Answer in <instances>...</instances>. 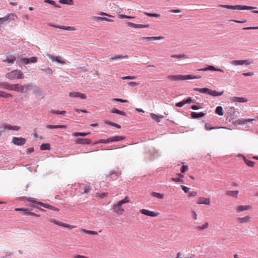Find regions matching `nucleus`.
Returning a JSON list of instances; mask_svg holds the SVG:
<instances>
[{
	"mask_svg": "<svg viewBox=\"0 0 258 258\" xmlns=\"http://www.w3.org/2000/svg\"><path fill=\"white\" fill-rule=\"evenodd\" d=\"M28 201H29L32 203L36 204L38 205H39V203H41V202H38L36 199L32 198H29Z\"/></svg>",
	"mask_w": 258,
	"mask_h": 258,
	"instance_id": "obj_55",
	"label": "nucleus"
},
{
	"mask_svg": "<svg viewBox=\"0 0 258 258\" xmlns=\"http://www.w3.org/2000/svg\"><path fill=\"white\" fill-rule=\"evenodd\" d=\"M194 90L199 91L202 93H206V94H209L210 89L208 88H195Z\"/></svg>",
	"mask_w": 258,
	"mask_h": 258,
	"instance_id": "obj_27",
	"label": "nucleus"
},
{
	"mask_svg": "<svg viewBox=\"0 0 258 258\" xmlns=\"http://www.w3.org/2000/svg\"><path fill=\"white\" fill-rule=\"evenodd\" d=\"M215 112L218 115L222 116L224 114L223 111V108L220 106H217L216 108Z\"/></svg>",
	"mask_w": 258,
	"mask_h": 258,
	"instance_id": "obj_37",
	"label": "nucleus"
},
{
	"mask_svg": "<svg viewBox=\"0 0 258 258\" xmlns=\"http://www.w3.org/2000/svg\"><path fill=\"white\" fill-rule=\"evenodd\" d=\"M44 3L49 4L56 8H60L61 7L56 4V3L52 0H44Z\"/></svg>",
	"mask_w": 258,
	"mask_h": 258,
	"instance_id": "obj_39",
	"label": "nucleus"
},
{
	"mask_svg": "<svg viewBox=\"0 0 258 258\" xmlns=\"http://www.w3.org/2000/svg\"><path fill=\"white\" fill-rule=\"evenodd\" d=\"M40 149L41 150H46L50 149V145L48 143L42 144L40 146Z\"/></svg>",
	"mask_w": 258,
	"mask_h": 258,
	"instance_id": "obj_38",
	"label": "nucleus"
},
{
	"mask_svg": "<svg viewBox=\"0 0 258 258\" xmlns=\"http://www.w3.org/2000/svg\"><path fill=\"white\" fill-rule=\"evenodd\" d=\"M230 100L232 102H238V103H243V102H247L248 101L247 99L244 97H232L230 98Z\"/></svg>",
	"mask_w": 258,
	"mask_h": 258,
	"instance_id": "obj_9",
	"label": "nucleus"
},
{
	"mask_svg": "<svg viewBox=\"0 0 258 258\" xmlns=\"http://www.w3.org/2000/svg\"><path fill=\"white\" fill-rule=\"evenodd\" d=\"M149 27V25L146 24H137V28H148Z\"/></svg>",
	"mask_w": 258,
	"mask_h": 258,
	"instance_id": "obj_59",
	"label": "nucleus"
},
{
	"mask_svg": "<svg viewBox=\"0 0 258 258\" xmlns=\"http://www.w3.org/2000/svg\"><path fill=\"white\" fill-rule=\"evenodd\" d=\"M127 56H126V55L123 56L121 54H117V55H114V56L110 57L109 58V60L113 61L115 60H117V59H122V58H127Z\"/></svg>",
	"mask_w": 258,
	"mask_h": 258,
	"instance_id": "obj_26",
	"label": "nucleus"
},
{
	"mask_svg": "<svg viewBox=\"0 0 258 258\" xmlns=\"http://www.w3.org/2000/svg\"><path fill=\"white\" fill-rule=\"evenodd\" d=\"M48 25L49 26L65 30L76 31L77 30L75 27L55 25L51 23H49Z\"/></svg>",
	"mask_w": 258,
	"mask_h": 258,
	"instance_id": "obj_7",
	"label": "nucleus"
},
{
	"mask_svg": "<svg viewBox=\"0 0 258 258\" xmlns=\"http://www.w3.org/2000/svg\"><path fill=\"white\" fill-rule=\"evenodd\" d=\"M105 123L108 125H111V126H113L117 128H121V126L119 124H118L117 123H114V122H111V121H106L105 122Z\"/></svg>",
	"mask_w": 258,
	"mask_h": 258,
	"instance_id": "obj_41",
	"label": "nucleus"
},
{
	"mask_svg": "<svg viewBox=\"0 0 258 258\" xmlns=\"http://www.w3.org/2000/svg\"><path fill=\"white\" fill-rule=\"evenodd\" d=\"M55 61L61 64H64L66 63L65 60L59 56H56Z\"/></svg>",
	"mask_w": 258,
	"mask_h": 258,
	"instance_id": "obj_43",
	"label": "nucleus"
},
{
	"mask_svg": "<svg viewBox=\"0 0 258 258\" xmlns=\"http://www.w3.org/2000/svg\"><path fill=\"white\" fill-rule=\"evenodd\" d=\"M127 26L133 28H137V24H135L132 22H128L126 23Z\"/></svg>",
	"mask_w": 258,
	"mask_h": 258,
	"instance_id": "obj_53",
	"label": "nucleus"
},
{
	"mask_svg": "<svg viewBox=\"0 0 258 258\" xmlns=\"http://www.w3.org/2000/svg\"><path fill=\"white\" fill-rule=\"evenodd\" d=\"M125 139V137L124 136H114L111 137L110 141L112 142H118L119 141L123 140Z\"/></svg>",
	"mask_w": 258,
	"mask_h": 258,
	"instance_id": "obj_30",
	"label": "nucleus"
},
{
	"mask_svg": "<svg viewBox=\"0 0 258 258\" xmlns=\"http://www.w3.org/2000/svg\"><path fill=\"white\" fill-rule=\"evenodd\" d=\"M188 168L187 165H183L180 168V172L181 173H185L188 170Z\"/></svg>",
	"mask_w": 258,
	"mask_h": 258,
	"instance_id": "obj_54",
	"label": "nucleus"
},
{
	"mask_svg": "<svg viewBox=\"0 0 258 258\" xmlns=\"http://www.w3.org/2000/svg\"><path fill=\"white\" fill-rule=\"evenodd\" d=\"M221 7L224 8H226L227 9H230V10H234L235 9V5L234 6H231V5H221Z\"/></svg>",
	"mask_w": 258,
	"mask_h": 258,
	"instance_id": "obj_51",
	"label": "nucleus"
},
{
	"mask_svg": "<svg viewBox=\"0 0 258 258\" xmlns=\"http://www.w3.org/2000/svg\"><path fill=\"white\" fill-rule=\"evenodd\" d=\"M118 17L120 19H133V18H134L135 17H132V16H126V15H118Z\"/></svg>",
	"mask_w": 258,
	"mask_h": 258,
	"instance_id": "obj_52",
	"label": "nucleus"
},
{
	"mask_svg": "<svg viewBox=\"0 0 258 258\" xmlns=\"http://www.w3.org/2000/svg\"><path fill=\"white\" fill-rule=\"evenodd\" d=\"M15 211H26L27 212L25 214L26 215H33V216H37V217H38L39 215H37L33 213H31V212H29V210L28 209H21V208H17L15 209Z\"/></svg>",
	"mask_w": 258,
	"mask_h": 258,
	"instance_id": "obj_33",
	"label": "nucleus"
},
{
	"mask_svg": "<svg viewBox=\"0 0 258 258\" xmlns=\"http://www.w3.org/2000/svg\"><path fill=\"white\" fill-rule=\"evenodd\" d=\"M12 143L17 146H22L26 143V139L23 138L13 137Z\"/></svg>",
	"mask_w": 258,
	"mask_h": 258,
	"instance_id": "obj_6",
	"label": "nucleus"
},
{
	"mask_svg": "<svg viewBox=\"0 0 258 258\" xmlns=\"http://www.w3.org/2000/svg\"><path fill=\"white\" fill-rule=\"evenodd\" d=\"M1 97L7 98L9 97H12L13 96L11 94L7 93L6 92L2 91V96H1Z\"/></svg>",
	"mask_w": 258,
	"mask_h": 258,
	"instance_id": "obj_47",
	"label": "nucleus"
},
{
	"mask_svg": "<svg viewBox=\"0 0 258 258\" xmlns=\"http://www.w3.org/2000/svg\"><path fill=\"white\" fill-rule=\"evenodd\" d=\"M208 226V223H206L202 226H199L196 227V229L198 230H203L207 228Z\"/></svg>",
	"mask_w": 258,
	"mask_h": 258,
	"instance_id": "obj_44",
	"label": "nucleus"
},
{
	"mask_svg": "<svg viewBox=\"0 0 258 258\" xmlns=\"http://www.w3.org/2000/svg\"><path fill=\"white\" fill-rule=\"evenodd\" d=\"M235 112V108L234 107H231L229 108L228 113L230 114V115L232 116L234 115Z\"/></svg>",
	"mask_w": 258,
	"mask_h": 258,
	"instance_id": "obj_46",
	"label": "nucleus"
},
{
	"mask_svg": "<svg viewBox=\"0 0 258 258\" xmlns=\"http://www.w3.org/2000/svg\"><path fill=\"white\" fill-rule=\"evenodd\" d=\"M250 219V217L249 216H247L242 218H238V220L240 223H243L248 222Z\"/></svg>",
	"mask_w": 258,
	"mask_h": 258,
	"instance_id": "obj_35",
	"label": "nucleus"
},
{
	"mask_svg": "<svg viewBox=\"0 0 258 258\" xmlns=\"http://www.w3.org/2000/svg\"><path fill=\"white\" fill-rule=\"evenodd\" d=\"M250 208V206H239L237 208V210L238 212H241L244 211L249 210Z\"/></svg>",
	"mask_w": 258,
	"mask_h": 258,
	"instance_id": "obj_25",
	"label": "nucleus"
},
{
	"mask_svg": "<svg viewBox=\"0 0 258 258\" xmlns=\"http://www.w3.org/2000/svg\"><path fill=\"white\" fill-rule=\"evenodd\" d=\"M14 15L13 14H8L6 16L0 18V24H3L9 22L14 20Z\"/></svg>",
	"mask_w": 258,
	"mask_h": 258,
	"instance_id": "obj_8",
	"label": "nucleus"
},
{
	"mask_svg": "<svg viewBox=\"0 0 258 258\" xmlns=\"http://www.w3.org/2000/svg\"><path fill=\"white\" fill-rule=\"evenodd\" d=\"M130 202L128 197H125L123 200L114 203L112 205V210L114 213L118 215H121L124 211L122 205Z\"/></svg>",
	"mask_w": 258,
	"mask_h": 258,
	"instance_id": "obj_1",
	"label": "nucleus"
},
{
	"mask_svg": "<svg viewBox=\"0 0 258 258\" xmlns=\"http://www.w3.org/2000/svg\"><path fill=\"white\" fill-rule=\"evenodd\" d=\"M190 63L189 57L184 54H178V66Z\"/></svg>",
	"mask_w": 258,
	"mask_h": 258,
	"instance_id": "obj_4",
	"label": "nucleus"
},
{
	"mask_svg": "<svg viewBox=\"0 0 258 258\" xmlns=\"http://www.w3.org/2000/svg\"><path fill=\"white\" fill-rule=\"evenodd\" d=\"M112 101H116V102H119L121 103H127L128 102V101L127 100H123L122 99H119V98H113L112 99Z\"/></svg>",
	"mask_w": 258,
	"mask_h": 258,
	"instance_id": "obj_48",
	"label": "nucleus"
},
{
	"mask_svg": "<svg viewBox=\"0 0 258 258\" xmlns=\"http://www.w3.org/2000/svg\"><path fill=\"white\" fill-rule=\"evenodd\" d=\"M192 118L196 119V118H199L202 117L206 115V113L201 112H192L190 114Z\"/></svg>",
	"mask_w": 258,
	"mask_h": 258,
	"instance_id": "obj_16",
	"label": "nucleus"
},
{
	"mask_svg": "<svg viewBox=\"0 0 258 258\" xmlns=\"http://www.w3.org/2000/svg\"><path fill=\"white\" fill-rule=\"evenodd\" d=\"M46 128L48 129H55V128H66L67 127V125H47L46 126Z\"/></svg>",
	"mask_w": 258,
	"mask_h": 258,
	"instance_id": "obj_17",
	"label": "nucleus"
},
{
	"mask_svg": "<svg viewBox=\"0 0 258 258\" xmlns=\"http://www.w3.org/2000/svg\"><path fill=\"white\" fill-rule=\"evenodd\" d=\"M20 129V126L17 125H12L7 123H3L0 124V137L2 133L6 131L13 130L18 131Z\"/></svg>",
	"mask_w": 258,
	"mask_h": 258,
	"instance_id": "obj_3",
	"label": "nucleus"
},
{
	"mask_svg": "<svg viewBox=\"0 0 258 258\" xmlns=\"http://www.w3.org/2000/svg\"><path fill=\"white\" fill-rule=\"evenodd\" d=\"M16 60V58L15 56L10 55L9 56H7L6 59L3 60V61L7 63H13Z\"/></svg>",
	"mask_w": 258,
	"mask_h": 258,
	"instance_id": "obj_21",
	"label": "nucleus"
},
{
	"mask_svg": "<svg viewBox=\"0 0 258 258\" xmlns=\"http://www.w3.org/2000/svg\"><path fill=\"white\" fill-rule=\"evenodd\" d=\"M111 112L112 113H116V114L122 115V116H125L126 115V113L124 111H120V110H118V109H116L115 108H112L111 110Z\"/></svg>",
	"mask_w": 258,
	"mask_h": 258,
	"instance_id": "obj_28",
	"label": "nucleus"
},
{
	"mask_svg": "<svg viewBox=\"0 0 258 258\" xmlns=\"http://www.w3.org/2000/svg\"><path fill=\"white\" fill-rule=\"evenodd\" d=\"M256 7H251V6H244V5H235V9L237 10H251L254 9H256Z\"/></svg>",
	"mask_w": 258,
	"mask_h": 258,
	"instance_id": "obj_10",
	"label": "nucleus"
},
{
	"mask_svg": "<svg viewBox=\"0 0 258 258\" xmlns=\"http://www.w3.org/2000/svg\"><path fill=\"white\" fill-rule=\"evenodd\" d=\"M58 2L62 4H70V3L73 2V0H59Z\"/></svg>",
	"mask_w": 258,
	"mask_h": 258,
	"instance_id": "obj_50",
	"label": "nucleus"
},
{
	"mask_svg": "<svg viewBox=\"0 0 258 258\" xmlns=\"http://www.w3.org/2000/svg\"><path fill=\"white\" fill-rule=\"evenodd\" d=\"M151 196L153 197L157 198L159 199H163L164 198V195L156 192H153L151 194Z\"/></svg>",
	"mask_w": 258,
	"mask_h": 258,
	"instance_id": "obj_32",
	"label": "nucleus"
},
{
	"mask_svg": "<svg viewBox=\"0 0 258 258\" xmlns=\"http://www.w3.org/2000/svg\"><path fill=\"white\" fill-rule=\"evenodd\" d=\"M238 191H232V190H228L226 191V195L228 196L232 197H235L236 198L237 197Z\"/></svg>",
	"mask_w": 258,
	"mask_h": 258,
	"instance_id": "obj_31",
	"label": "nucleus"
},
{
	"mask_svg": "<svg viewBox=\"0 0 258 258\" xmlns=\"http://www.w3.org/2000/svg\"><path fill=\"white\" fill-rule=\"evenodd\" d=\"M139 213L143 214L144 215L151 217H155L158 216L159 215V213L154 211H151L147 209H143L139 210Z\"/></svg>",
	"mask_w": 258,
	"mask_h": 258,
	"instance_id": "obj_5",
	"label": "nucleus"
},
{
	"mask_svg": "<svg viewBox=\"0 0 258 258\" xmlns=\"http://www.w3.org/2000/svg\"><path fill=\"white\" fill-rule=\"evenodd\" d=\"M205 128L207 130H211L213 129L219 128V127H210L208 123L205 124Z\"/></svg>",
	"mask_w": 258,
	"mask_h": 258,
	"instance_id": "obj_60",
	"label": "nucleus"
},
{
	"mask_svg": "<svg viewBox=\"0 0 258 258\" xmlns=\"http://www.w3.org/2000/svg\"><path fill=\"white\" fill-rule=\"evenodd\" d=\"M81 232H84L89 234H92V235H97L98 233L94 231H91V230H88L86 229H82L81 230Z\"/></svg>",
	"mask_w": 258,
	"mask_h": 258,
	"instance_id": "obj_42",
	"label": "nucleus"
},
{
	"mask_svg": "<svg viewBox=\"0 0 258 258\" xmlns=\"http://www.w3.org/2000/svg\"><path fill=\"white\" fill-rule=\"evenodd\" d=\"M39 205L45 208H47V209H51L53 211H58V209L56 208V207H54L53 206H52L50 205H48V204H44L43 203H39Z\"/></svg>",
	"mask_w": 258,
	"mask_h": 258,
	"instance_id": "obj_20",
	"label": "nucleus"
},
{
	"mask_svg": "<svg viewBox=\"0 0 258 258\" xmlns=\"http://www.w3.org/2000/svg\"><path fill=\"white\" fill-rule=\"evenodd\" d=\"M223 93H224L223 91H222L221 92H217L215 90H211L210 89L209 95H210L212 96H221L222 95H223Z\"/></svg>",
	"mask_w": 258,
	"mask_h": 258,
	"instance_id": "obj_24",
	"label": "nucleus"
},
{
	"mask_svg": "<svg viewBox=\"0 0 258 258\" xmlns=\"http://www.w3.org/2000/svg\"><path fill=\"white\" fill-rule=\"evenodd\" d=\"M197 203L198 204H205L209 205L210 204V199L209 198L201 197Z\"/></svg>",
	"mask_w": 258,
	"mask_h": 258,
	"instance_id": "obj_14",
	"label": "nucleus"
},
{
	"mask_svg": "<svg viewBox=\"0 0 258 258\" xmlns=\"http://www.w3.org/2000/svg\"><path fill=\"white\" fill-rule=\"evenodd\" d=\"M0 87L7 89L10 91H13V85L9 84L7 83L0 82Z\"/></svg>",
	"mask_w": 258,
	"mask_h": 258,
	"instance_id": "obj_15",
	"label": "nucleus"
},
{
	"mask_svg": "<svg viewBox=\"0 0 258 258\" xmlns=\"http://www.w3.org/2000/svg\"><path fill=\"white\" fill-rule=\"evenodd\" d=\"M69 96L71 97H80L83 99H85L87 97L85 94L76 92H70Z\"/></svg>",
	"mask_w": 258,
	"mask_h": 258,
	"instance_id": "obj_12",
	"label": "nucleus"
},
{
	"mask_svg": "<svg viewBox=\"0 0 258 258\" xmlns=\"http://www.w3.org/2000/svg\"><path fill=\"white\" fill-rule=\"evenodd\" d=\"M231 64L234 66H239L244 64V60H234L231 61Z\"/></svg>",
	"mask_w": 258,
	"mask_h": 258,
	"instance_id": "obj_34",
	"label": "nucleus"
},
{
	"mask_svg": "<svg viewBox=\"0 0 258 258\" xmlns=\"http://www.w3.org/2000/svg\"><path fill=\"white\" fill-rule=\"evenodd\" d=\"M73 258H88L87 256L80 255V254H75L73 256Z\"/></svg>",
	"mask_w": 258,
	"mask_h": 258,
	"instance_id": "obj_64",
	"label": "nucleus"
},
{
	"mask_svg": "<svg viewBox=\"0 0 258 258\" xmlns=\"http://www.w3.org/2000/svg\"><path fill=\"white\" fill-rule=\"evenodd\" d=\"M24 89H26V91L31 90L32 88V85L30 84H27L24 85Z\"/></svg>",
	"mask_w": 258,
	"mask_h": 258,
	"instance_id": "obj_56",
	"label": "nucleus"
},
{
	"mask_svg": "<svg viewBox=\"0 0 258 258\" xmlns=\"http://www.w3.org/2000/svg\"><path fill=\"white\" fill-rule=\"evenodd\" d=\"M13 91H15L18 92L23 93L24 90V85L19 84H16L13 85Z\"/></svg>",
	"mask_w": 258,
	"mask_h": 258,
	"instance_id": "obj_11",
	"label": "nucleus"
},
{
	"mask_svg": "<svg viewBox=\"0 0 258 258\" xmlns=\"http://www.w3.org/2000/svg\"><path fill=\"white\" fill-rule=\"evenodd\" d=\"M239 156L243 157V160L245 163L249 167H252L254 165V162L251 161L247 160L246 157L243 155H240Z\"/></svg>",
	"mask_w": 258,
	"mask_h": 258,
	"instance_id": "obj_23",
	"label": "nucleus"
},
{
	"mask_svg": "<svg viewBox=\"0 0 258 258\" xmlns=\"http://www.w3.org/2000/svg\"><path fill=\"white\" fill-rule=\"evenodd\" d=\"M120 175H121L120 172H116L113 171V172H111L110 173V174L107 176V178H109L111 179L112 178V175H114L116 177H117L119 176H120Z\"/></svg>",
	"mask_w": 258,
	"mask_h": 258,
	"instance_id": "obj_40",
	"label": "nucleus"
},
{
	"mask_svg": "<svg viewBox=\"0 0 258 258\" xmlns=\"http://www.w3.org/2000/svg\"><path fill=\"white\" fill-rule=\"evenodd\" d=\"M5 77L7 79L11 80L23 79L24 78L23 72L18 70H14L7 73L5 75Z\"/></svg>",
	"mask_w": 258,
	"mask_h": 258,
	"instance_id": "obj_2",
	"label": "nucleus"
},
{
	"mask_svg": "<svg viewBox=\"0 0 258 258\" xmlns=\"http://www.w3.org/2000/svg\"><path fill=\"white\" fill-rule=\"evenodd\" d=\"M84 192L83 193L87 194L90 190V187L89 184H86L83 187Z\"/></svg>",
	"mask_w": 258,
	"mask_h": 258,
	"instance_id": "obj_45",
	"label": "nucleus"
},
{
	"mask_svg": "<svg viewBox=\"0 0 258 258\" xmlns=\"http://www.w3.org/2000/svg\"><path fill=\"white\" fill-rule=\"evenodd\" d=\"M77 144H90L91 143V140L88 139H78L76 140Z\"/></svg>",
	"mask_w": 258,
	"mask_h": 258,
	"instance_id": "obj_13",
	"label": "nucleus"
},
{
	"mask_svg": "<svg viewBox=\"0 0 258 258\" xmlns=\"http://www.w3.org/2000/svg\"><path fill=\"white\" fill-rule=\"evenodd\" d=\"M163 37L161 36H158V37H142L141 39L143 40H148V41H151V40H160L163 39Z\"/></svg>",
	"mask_w": 258,
	"mask_h": 258,
	"instance_id": "obj_19",
	"label": "nucleus"
},
{
	"mask_svg": "<svg viewBox=\"0 0 258 258\" xmlns=\"http://www.w3.org/2000/svg\"><path fill=\"white\" fill-rule=\"evenodd\" d=\"M41 71L45 72L46 73L50 75L52 74L53 73L52 69L49 68L45 69H41Z\"/></svg>",
	"mask_w": 258,
	"mask_h": 258,
	"instance_id": "obj_49",
	"label": "nucleus"
},
{
	"mask_svg": "<svg viewBox=\"0 0 258 258\" xmlns=\"http://www.w3.org/2000/svg\"><path fill=\"white\" fill-rule=\"evenodd\" d=\"M254 120L253 119H240L237 120V123L239 125H243L247 122H252Z\"/></svg>",
	"mask_w": 258,
	"mask_h": 258,
	"instance_id": "obj_18",
	"label": "nucleus"
},
{
	"mask_svg": "<svg viewBox=\"0 0 258 258\" xmlns=\"http://www.w3.org/2000/svg\"><path fill=\"white\" fill-rule=\"evenodd\" d=\"M145 14L149 17H159L160 15L158 14H152L149 13H145Z\"/></svg>",
	"mask_w": 258,
	"mask_h": 258,
	"instance_id": "obj_57",
	"label": "nucleus"
},
{
	"mask_svg": "<svg viewBox=\"0 0 258 258\" xmlns=\"http://www.w3.org/2000/svg\"><path fill=\"white\" fill-rule=\"evenodd\" d=\"M208 71H216L217 68L214 66H209L207 67Z\"/></svg>",
	"mask_w": 258,
	"mask_h": 258,
	"instance_id": "obj_63",
	"label": "nucleus"
},
{
	"mask_svg": "<svg viewBox=\"0 0 258 258\" xmlns=\"http://www.w3.org/2000/svg\"><path fill=\"white\" fill-rule=\"evenodd\" d=\"M168 79L171 81H175L177 79V76L175 75H170L168 76Z\"/></svg>",
	"mask_w": 258,
	"mask_h": 258,
	"instance_id": "obj_58",
	"label": "nucleus"
},
{
	"mask_svg": "<svg viewBox=\"0 0 258 258\" xmlns=\"http://www.w3.org/2000/svg\"><path fill=\"white\" fill-rule=\"evenodd\" d=\"M29 59V63H35L37 61V58L36 57L33 56L30 57Z\"/></svg>",
	"mask_w": 258,
	"mask_h": 258,
	"instance_id": "obj_61",
	"label": "nucleus"
},
{
	"mask_svg": "<svg viewBox=\"0 0 258 258\" xmlns=\"http://www.w3.org/2000/svg\"><path fill=\"white\" fill-rule=\"evenodd\" d=\"M191 75H178V81L179 80H186L191 79Z\"/></svg>",
	"mask_w": 258,
	"mask_h": 258,
	"instance_id": "obj_29",
	"label": "nucleus"
},
{
	"mask_svg": "<svg viewBox=\"0 0 258 258\" xmlns=\"http://www.w3.org/2000/svg\"><path fill=\"white\" fill-rule=\"evenodd\" d=\"M150 116L152 119L155 120L158 122H160L161 119L163 118V116L158 115L153 113L150 114Z\"/></svg>",
	"mask_w": 258,
	"mask_h": 258,
	"instance_id": "obj_22",
	"label": "nucleus"
},
{
	"mask_svg": "<svg viewBox=\"0 0 258 258\" xmlns=\"http://www.w3.org/2000/svg\"><path fill=\"white\" fill-rule=\"evenodd\" d=\"M63 227H65V228H68L69 229H73V228L76 227V226H75L70 225H69V224H65V223H64V225H63Z\"/></svg>",
	"mask_w": 258,
	"mask_h": 258,
	"instance_id": "obj_62",
	"label": "nucleus"
},
{
	"mask_svg": "<svg viewBox=\"0 0 258 258\" xmlns=\"http://www.w3.org/2000/svg\"><path fill=\"white\" fill-rule=\"evenodd\" d=\"M91 133H78L76 132L73 134V136L75 137H78V136H82V137H85L88 135H90Z\"/></svg>",
	"mask_w": 258,
	"mask_h": 258,
	"instance_id": "obj_36",
	"label": "nucleus"
}]
</instances>
